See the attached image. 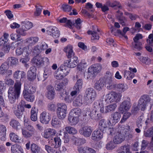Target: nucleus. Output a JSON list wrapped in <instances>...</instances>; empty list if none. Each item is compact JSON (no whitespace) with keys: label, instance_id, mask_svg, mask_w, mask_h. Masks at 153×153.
<instances>
[{"label":"nucleus","instance_id":"a878e982","mask_svg":"<svg viewBox=\"0 0 153 153\" xmlns=\"http://www.w3.org/2000/svg\"><path fill=\"white\" fill-rule=\"evenodd\" d=\"M9 63L6 62L3 63L0 67V73L4 74L6 73L9 68Z\"/></svg>","mask_w":153,"mask_h":153},{"label":"nucleus","instance_id":"5701e85b","mask_svg":"<svg viewBox=\"0 0 153 153\" xmlns=\"http://www.w3.org/2000/svg\"><path fill=\"white\" fill-rule=\"evenodd\" d=\"M69 68L68 65L65 64L64 63V65H61L58 69L63 74V75L65 76L68 75L69 73Z\"/></svg>","mask_w":153,"mask_h":153},{"label":"nucleus","instance_id":"2eb2a0df","mask_svg":"<svg viewBox=\"0 0 153 153\" xmlns=\"http://www.w3.org/2000/svg\"><path fill=\"white\" fill-rule=\"evenodd\" d=\"M92 30H89L88 31V34H91L92 36L91 37V39L92 40L95 39L98 40L99 38V36L97 33L96 31L97 30L98 32H100V30L98 29L97 26L94 27L93 26Z\"/></svg>","mask_w":153,"mask_h":153},{"label":"nucleus","instance_id":"13d9d810","mask_svg":"<svg viewBox=\"0 0 153 153\" xmlns=\"http://www.w3.org/2000/svg\"><path fill=\"white\" fill-rule=\"evenodd\" d=\"M57 111L60 110H65L67 109V107L66 105L63 103H58L57 104Z\"/></svg>","mask_w":153,"mask_h":153},{"label":"nucleus","instance_id":"6ab92c4d","mask_svg":"<svg viewBox=\"0 0 153 153\" xmlns=\"http://www.w3.org/2000/svg\"><path fill=\"white\" fill-rule=\"evenodd\" d=\"M25 108L22 104H19L17 106V108L14 111L15 116L18 118H21L23 114L22 112L24 111Z\"/></svg>","mask_w":153,"mask_h":153},{"label":"nucleus","instance_id":"f03ea898","mask_svg":"<svg viewBox=\"0 0 153 153\" xmlns=\"http://www.w3.org/2000/svg\"><path fill=\"white\" fill-rule=\"evenodd\" d=\"M97 96L95 91L92 88H87L84 96V101L86 104L92 103L95 100Z\"/></svg>","mask_w":153,"mask_h":153},{"label":"nucleus","instance_id":"423d86ee","mask_svg":"<svg viewBox=\"0 0 153 153\" xmlns=\"http://www.w3.org/2000/svg\"><path fill=\"white\" fill-rule=\"evenodd\" d=\"M121 95L114 92H112L106 96L105 101H109L110 102H118L120 100Z\"/></svg>","mask_w":153,"mask_h":153},{"label":"nucleus","instance_id":"4d7b16f0","mask_svg":"<svg viewBox=\"0 0 153 153\" xmlns=\"http://www.w3.org/2000/svg\"><path fill=\"white\" fill-rule=\"evenodd\" d=\"M141 61L146 65H149L151 63V60L147 57H142L140 58Z\"/></svg>","mask_w":153,"mask_h":153},{"label":"nucleus","instance_id":"ddd939ff","mask_svg":"<svg viewBox=\"0 0 153 153\" xmlns=\"http://www.w3.org/2000/svg\"><path fill=\"white\" fill-rule=\"evenodd\" d=\"M47 92L46 94V97L49 100H52L54 98L55 92L53 87L49 85L47 87Z\"/></svg>","mask_w":153,"mask_h":153},{"label":"nucleus","instance_id":"a19ab883","mask_svg":"<svg viewBox=\"0 0 153 153\" xmlns=\"http://www.w3.org/2000/svg\"><path fill=\"white\" fill-rule=\"evenodd\" d=\"M61 91V92L60 93V98L62 100L64 98V100L66 102H71V100H69V97H66V91L64 90Z\"/></svg>","mask_w":153,"mask_h":153},{"label":"nucleus","instance_id":"f3484780","mask_svg":"<svg viewBox=\"0 0 153 153\" xmlns=\"http://www.w3.org/2000/svg\"><path fill=\"white\" fill-rule=\"evenodd\" d=\"M120 117L121 114L117 112H114L111 114L110 121L109 120V122L111 123V121L112 124H114L120 120Z\"/></svg>","mask_w":153,"mask_h":153},{"label":"nucleus","instance_id":"ea45409f","mask_svg":"<svg viewBox=\"0 0 153 153\" xmlns=\"http://www.w3.org/2000/svg\"><path fill=\"white\" fill-rule=\"evenodd\" d=\"M54 87L56 91H61L64 90L63 86L59 80H56L54 82Z\"/></svg>","mask_w":153,"mask_h":153},{"label":"nucleus","instance_id":"052dcab7","mask_svg":"<svg viewBox=\"0 0 153 153\" xmlns=\"http://www.w3.org/2000/svg\"><path fill=\"white\" fill-rule=\"evenodd\" d=\"M131 114V113L129 112L124 113L120 121V123H123L124 122L130 117Z\"/></svg>","mask_w":153,"mask_h":153},{"label":"nucleus","instance_id":"603ef678","mask_svg":"<svg viewBox=\"0 0 153 153\" xmlns=\"http://www.w3.org/2000/svg\"><path fill=\"white\" fill-rule=\"evenodd\" d=\"M55 142L54 148H57L60 147L61 144V140L59 137H55L54 138Z\"/></svg>","mask_w":153,"mask_h":153},{"label":"nucleus","instance_id":"69168bd1","mask_svg":"<svg viewBox=\"0 0 153 153\" xmlns=\"http://www.w3.org/2000/svg\"><path fill=\"white\" fill-rule=\"evenodd\" d=\"M124 14L128 16L131 20H135L137 18V16L135 14H133L130 13L125 12Z\"/></svg>","mask_w":153,"mask_h":153},{"label":"nucleus","instance_id":"de8ad7c7","mask_svg":"<svg viewBox=\"0 0 153 153\" xmlns=\"http://www.w3.org/2000/svg\"><path fill=\"white\" fill-rule=\"evenodd\" d=\"M83 82L82 79H78L74 87V89H77V91H79L82 88Z\"/></svg>","mask_w":153,"mask_h":153},{"label":"nucleus","instance_id":"79ce46f5","mask_svg":"<svg viewBox=\"0 0 153 153\" xmlns=\"http://www.w3.org/2000/svg\"><path fill=\"white\" fill-rule=\"evenodd\" d=\"M30 149L32 153H39L40 152V147L35 144H32Z\"/></svg>","mask_w":153,"mask_h":153},{"label":"nucleus","instance_id":"58836bf2","mask_svg":"<svg viewBox=\"0 0 153 153\" xmlns=\"http://www.w3.org/2000/svg\"><path fill=\"white\" fill-rule=\"evenodd\" d=\"M117 107V105L115 103H113L105 107V113H107L114 111Z\"/></svg>","mask_w":153,"mask_h":153},{"label":"nucleus","instance_id":"dca6fc26","mask_svg":"<svg viewBox=\"0 0 153 153\" xmlns=\"http://www.w3.org/2000/svg\"><path fill=\"white\" fill-rule=\"evenodd\" d=\"M103 132L99 130L94 131L92 134L91 139L94 140H100L102 137Z\"/></svg>","mask_w":153,"mask_h":153},{"label":"nucleus","instance_id":"09e8293b","mask_svg":"<svg viewBox=\"0 0 153 153\" xmlns=\"http://www.w3.org/2000/svg\"><path fill=\"white\" fill-rule=\"evenodd\" d=\"M65 129V130L70 134H75L77 132V130L75 128L70 126L66 127Z\"/></svg>","mask_w":153,"mask_h":153},{"label":"nucleus","instance_id":"680f3d73","mask_svg":"<svg viewBox=\"0 0 153 153\" xmlns=\"http://www.w3.org/2000/svg\"><path fill=\"white\" fill-rule=\"evenodd\" d=\"M47 108L49 111L53 112L55 111L56 107L54 103L51 102L48 104Z\"/></svg>","mask_w":153,"mask_h":153},{"label":"nucleus","instance_id":"393cba45","mask_svg":"<svg viewBox=\"0 0 153 153\" xmlns=\"http://www.w3.org/2000/svg\"><path fill=\"white\" fill-rule=\"evenodd\" d=\"M51 124L54 128L59 127L61 125L60 120L56 117H53L51 122Z\"/></svg>","mask_w":153,"mask_h":153},{"label":"nucleus","instance_id":"20e7f679","mask_svg":"<svg viewBox=\"0 0 153 153\" xmlns=\"http://www.w3.org/2000/svg\"><path fill=\"white\" fill-rule=\"evenodd\" d=\"M112 76L113 74L110 71L106 72L105 82L107 88L109 90L114 89L116 87V84L113 82Z\"/></svg>","mask_w":153,"mask_h":153},{"label":"nucleus","instance_id":"9b49d317","mask_svg":"<svg viewBox=\"0 0 153 153\" xmlns=\"http://www.w3.org/2000/svg\"><path fill=\"white\" fill-rule=\"evenodd\" d=\"M99 110L97 108L93 109L88 114V115L92 119L98 120L102 118V114L100 112Z\"/></svg>","mask_w":153,"mask_h":153},{"label":"nucleus","instance_id":"8fccbe9b","mask_svg":"<svg viewBox=\"0 0 153 153\" xmlns=\"http://www.w3.org/2000/svg\"><path fill=\"white\" fill-rule=\"evenodd\" d=\"M143 118V116L141 115L137 118L136 121V125L138 128H142Z\"/></svg>","mask_w":153,"mask_h":153},{"label":"nucleus","instance_id":"3c124183","mask_svg":"<svg viewBox=\"0 0 153 153\" xmlns=\"http://www.w3.org/2000/svg\"><path fill=\"white\" fill-rule=\"evenodd\" d=\"M81 113V110L80 108H76L72 109L71 111L69 114H71V115H75L78 117V116H79Z\"/></svg>","mask_w":153,"mask_h":153},{"label":"nucleus","instance_id":"6e6552de","mask_svg":"<svg viewBox=\"0 0 153 153\" xmlns=\"http://www.w3.org/2000/svg\"><path fill=\"white\" fill-rule=\"evenodd\" d=\"M150 100V98L147 95H144L141 97L139 99L138 106L141 107V109L145 110L146 105Z\"/></svg>","mask_w":153,"mask_h":153},{"label":"nucleus","instance_id":"37998d69","mask_svg":"<svg viewBox=\"0 0 153 153\" xmlns=\"http://www.w3.org/2000/svg\"><path fill=\"white\" fill-rule=\"evenodd\" d=\"M10 137L11 141L15 142H19V139L18 136L13 132H11L10 134Z\"/></svg>","mask_w":153,"mask_h":153},{"label":"nucleus","instance_id":"c85d7f7f","mask_svg":"<svg viewBox=\"0 0 153 153\" xmlns=\"http://www.w3.org/2000/svg\"><path fill=\"white\" fill-rule=\"evenodd\" d=\"M10 125L14 129H19L21 128L20 124L17 120L12 119L10 123Z\"/></svg>","mask_w":153,"mask_h":153},{"label":"nucleus","instance_id":"1a4fd4ad","mask_svg":"<svg viewBox=\"0 0 153 153\" xmlns=\"http://www.w3.org/2000/svg\"><path fill=\"white\" fill-rule=\"evenodd\" d=\"M131 106L130 99L127 97L126 100H124L120 105L119 107V110L122 112L128 111Z\"/></svg>","mask_w":153,"mask_h":153},{"label":"nucleus","instance_id":"412c9836","mask_svg":"<svg viewBox=\"0 0 153 153\" xmlns=\"http://www.w3.org/2000/svg\"><path fill=\"white\" fill-rule=\"evenodd\" d=\"M104 85V81L103 79H100L99 80L96 81L94 84V88L98 91L102 90Z\"/></svg>","mask_w":153,"mask_h":153},{"label":"nucleus","instance_id":"bf43d9fd","mask_svg":"<svg viewBox=\"0 0 153 153\" xmlns=\"http://www.w3.org/2000/svg\"><path fill=\"white\" fill-rule=\"evenodd\" d=\"M39 5V4H38ZM41 7H39L37 5L35 6V7L36 8V11L34 13V15L36 16H39L42 12V7L41 6H39Z\"/></svg>","mask_w":153,"mask_h":153},{"label":"nucleus","instance_id":"e433bc0d","mask_svg":"<svg viewBox=\"0 0 153 153\" xmlns=\"http://www.w3.org/2000/svg\"><path fill=\"white\" fill-rule=\"evenodd\" d=\"M67 114V109L65 110H58L57 111V116L59 119H63L66 117Z\"/></svg>","mask_w":153,"mask_h":153},{"label":"nucleus","instance_id":"5fc2aeb1","mask_svg":"<svg viewBox=\"0 0 153 153\" xmlns=\"http://www.w3.org/2000/svg\"><path fill=\"white\" fill-rule=\"evenodd\" d=\"M63 10L65 12H69L72 10L71 7L67 4H64L61 6Z\"/></svg>","mask_w":153,"mask_h":153},{"label":"nucleus","instance_id":"7c9ffc66","mask_svg":"<svg viewBox=\"0 0 153 153\" xmlns=\"http://www.w3.org/2000/svg\"><path fill=\"white\" fill-rule=\"evenodd\" d=\"M82 97L81 96L79 95L76 97L73 102V104L75 106H80L82 104Z\"/></svg>","mask_w":153,"mask_h":153},{"label":"nucleus","instance_id":"4be33fe9","mask_svg":"<svg viewBox=\"0 0 153 153\" xmlns=\"http://www.w3.org/2000/svg\"><path fill=\"white\" fill-rule=\"evenodd\" d=\"M69 122L71 125H75L78 123L79 122V118L77 116L69 114L68 117Z\"/></svg>","mask_w":153,"mask_h":153},{"label":"nucleus","instance_id":"72a5a7b5","mask_svg":"<svg viewBox=\"0 0 153 153\" xmlns=\"http://www.w3.org/2000/svg\"><path fill=\"white\" fill-rule=\"evenodd\" d=\"M134 74L129 71H125L124 72V77L127 79H132L134 76Z\"/></svg>","mask_w":153,"mask_h":153},{"label":"nucleus","instance_id":"774afa93","mask_svg":"<svg viewBox=\"0 0 153 153\" xmlns=\"http://www.w3.org/2000/svg\"><path fill=\"white\" fill-rule=\"evenodd\" d=\"M153 135V130L152 128H149L146 132H144V135L146 137H151Z\"/></svg>","mask_w":153,"mask_h":153},{"label":"nucleus","instance_id":"864d4df0","mask_svg":"<svg viewBox=\"0 0 153 153\" xmlns=\"http://www.w3.org/2000/svg\"><path fill=\"white\" fill-rule=\"evenodd\" d=\"M54 75L56 78L58 79H61L65 76L60 71L58 70V69L54 73Z\"/></svg>","mask_w":153,"mask_h":153},{"label":"nucleus","instance_id":"c756f323","mask_svg":"<svg viewBox=\"0 0 153 153\" xmlns=\"http://www.w3.org/2000/svg\"><path fill=\"white\" fill-rule=\"evenodd\" d=\"M7 62L9 63L10 62V65L11 66L16 65L19 63L18 59L13 57H8L7 60Z\"/></svg>","mask_w":153,"mask_h":153},{"label":"nucleus","instance_id":"49530a36","mask_svg":"<svg viewBox=\"0 0 153 153\" xmlns=\"http://www.w3.org/2000/svg\"><path fill=\"white\" fill-rule=\"evenodd\" d=\"M39 38L37 37H31L27 39V42L29 43L35 44L38 42Z\"/></svg>","mask_w":153,"mask_h":153},{"label":"nucleus","instance_id":"f8f14e48","mask_svg":"<svg viewBox=\"0 0 153 153\" xmlns=\"http://www.w3.org/2000/svg\"><path fill=\"white\" fill-rule=\"evenodd\" d=\"M13 89L12 88L10 87L9 88L8 92V96L9 101L11 103L14 102L16 99L18 98L19 95L14 92Z\"/></svg>","mask_w":153,"mask_h":153},{"label":"nucleus","instance_id":"9d476101","mask_svg":"<svg viewBox=\"0 0 153 153\" xmlns=\"http://www.w3.org/2000/svg\"><path fill=\"white\" fill-rule=\"evenodd\" d=\"M51 119V114L45 111H43L40 114V120L43 124H48Z\"/></svg>","mask_w":153,"mask_h":153},{"label":"nucleus","instance_id":"a18cd8bd","mask_svg":"<svg viewBox=\"0 0 153 153\" xmlns=\"http://www.w3.org/2000/svg\"><path fill=\"white\" fill-rule=\"evenodd\" d=\"M21 25L22 26V27L25 28L26 30H27L32 27L33 24L31 22L27 21L22 22Z\"/></svg>","mask_w":153,"mask_h":153},{"label":"nucleus","instance_id":"cd10ccee","mask_svg":"<svg viewBox=\"0 0 153 153\" xmlns=\"http://www.w3.org/2000/svg\"><path fill=\"white\" fill-rule=\"evenodd\" d=\"M130 146L128 145H125L121 146L120 152L118 153H131L130 150Z\"/></svg>","mask_w":153,"mask_h":153},{"label":"nucleus","instance_id":"bb28decb","mask_svg":"<svg viewBox=\"0 0 153 153\" xmlns=\"http://www.w3.org/2000/svg\"><path fill=\"white\" fill-rule=\"evenodd\" d=\"M34 63L38 68L42 67V57L39 56H36L33 58Z\"/></svg>","mask_w":153,"mask_h":153},{"label":"nucleus","instance_id":"473e14b6","mask_svg":"<svg viewBox=\"0 0 153 153\" xmlns=\"http://www.w3.org/2000/svg\"><path fill=\"white\" fill-rule=\"evenodd\" d=\"M21 83L20 82H16L14 85V88H12L13 90L19 94H20L21 89Z\"/></svg>","mask_w":153,"mask_h":153},{"label":"nucleus","instance_id":"e2e57ef3","mask_svg":"<svg viewBox=\"0 0 153 153\" xmlns=\"http://www.w3.org/2000/svg\"><path fill=\"white\" fill-rule=\"evenodd\" d=\"M27 30L25 28L22 27V25L20 28L16 30V32L21 35L24 36L26 34L25 32Z\"/></svg>","mask_w":153,"mask_h":153},{"label":"nucleus","instance_id":"a211bd4d","mask_svg":"<svg viewBox=\"0 0 153 153\" xmlns=\"http://www.w3.org/2000/svg\"><path fill=\"white\" fill-rule=\"evenodd\" d=\"M116 17L119 20L120 23L122 26L125 25L127 21V19L123 16V13L120 10L117 11Z\"/></svg>","mask_w":153,"mask_h":153},{"label":"nucleus","instance_id":"c03bdc74","mask_svg":"<svg viewBox=\"0 0 153 153\" xmlns=\"http://www.w3.org/2000/svg\"><path fill=\"white\" fill-rule=\"evenodd\" d=\"M22 149L20 146L17 144H15L13 145L11 147V151L12 153H17Z\"/></svg>","mask_w":153,"mask_h":153},{"label":"nucleus","instance_id":"c9c22d12","mask_svg":"<svg viewBox=\"0 0 153 153\" xmlns=\"http://www.w3.org/2000/svg\"><path fill=\"white\" fill-rule=\"evenodd\" d=\"M115 88H117L119 91L123 92L127 89V85L124 84H116V87Z\"/></svg>","mask_w":153,"mask_h":153},{"label":"nucleus","instance_id":"4468645a","mask_svg":"<svg viewBox=\"0 0 153 153\" xmlns=\"http://www.w3.org/2000/svg\"><path fill=\"white\" fill-rule=\"evenodd\" d=\"M36 68L35 67H31L27 72V77L28 80L31 81L35 79L36 76Z\"/></svg>","mask_w":153,"mask_h":153},{"label":"nucleus","instance_id":"4c0bfd02","mask_svg":"<svg viewBox=\"0 0 153 153\" xmlns=\"http://www.w3.org/2000/svg\"><path fill=\"white\" fill-rule=\"evenodd\" d=\"M25 91L26 92L28 93L33 94L35 92L36 89L35 88L32 86H29L27 85H25L23 91Z\"/></svg>","mask_w":153,"mask_h":153},{"label":"nucleus","instance_id":"0eeeda50","mask_svg":"<svg viewBox=\"0 0 153 153\" xmlns=\"http://www.w3.org/2000/svg\"><path fill=\"white\" fill-rule=\"evenodd\" d=\"M92 131L93 129L91 126H84L79 129V132L81 135L87 138L91 136Z\"/></svg>","mask_w":153,"mask_h":153},{"label":"nucleus","instance_id":"7ed1b4c3","mask_svg":"<svg viewBox=\"0 0 153 153\" xmlns=\"http://www.w3.org/2000/svg\"><path fill=\"white\" fill-rule=\"evenodd\" d=\"M123 128H121L117 132L115 133L113 139V142L115 144H118L122 143L124 140V136L126 134V130Z\"/></svg>","mask_w":153,"mask_h":153},{"label":"nucleus","instance_id":"0e129e2a","mask_svg":"<svg viewBox=\"0 0 153 153\" xmlns=\"http://www.w3.org/2000/svg\"><path fill=\"white\" fill-rule=\"evenodd\" d=\"M56 27L50 26L48 27L46 29V32L49 35L51 34V33L53 32V31L56 30Z\"/></svg>","mask_w":153,"mask_h":153},{"label":"nucleus","instance_id":"b1692460","mask_svg":"<svg viewBox=\"0 0 153 153\" xmlns=\"http://www.w3.org/2000/svg\"><path fill=\"white\" fill-rule=\"evenodd\" d=\"M23 95L24 98L27 101L33 102L34 99V96L33 94L27 93L25 91H23Z\"/></svg>","mask_w":153,"mask_h":153},{"label":"nucleus","instance_id":"f704fd0d","mask_svg":"<svg viewBox=\"0 0 153 153\" xmlns=\"http://www.w3.org/2000/svg\"><path fill=\"white\" fill-rule=\"evenodd\" d=\"M107 4L110 7H114L117 6L120 9H122V6L119 2L117 1H114L112 2L108 1L107 2Z\"/></svg>","mask_w":153,"mask_h":153},{"label":"nucleus","instance_id":"2f4dec72","mask_svg":"<svg viewBox=\"0 0 153 153\" xmlns=\"http://www.w3.org/2000/svg\"><path fill=\"white\" fill-rule=\"evenodd\" d=\"M99 130L103 132L105 130L107 129V126L104 120L103 119L100 120L99 124Z\"/></svg>","mask_w":153,"mask_h":153},{"label":"nucleus","instance_id":"6e6d98bb","mask_svg":"<svg viewBox=\"0 0 153 153\" xmlns=\"http://www.w3.org/2000/svg\"><path fill=\"white\" fill-rule=\"evenodd\" d=\"M62 139L65 143H68L70 140V137L67 133L64 132Z\"/></svg>","mask_w":153,"mask_h":153},{"label":"nucleus","instance_id":"aec40b11","mask_svg":"<svg viewBox=\"0 0 153 153\" xmlns=\"http://www.w3.org/2000/svg\"><path fill=\"white\" fill-rule=\"evenodd\" d=\"M55 131L53 129L49 128L45 131L44 137L45 138L48 139V140H52V136L55 134Z\"/></svg>","mask_w":153,"mask_h":153},{"label":"nucleus","instance_id":"f257e3e1","mask_svg":"<svg viewBox=\"0 0 153 153\" xmlns=\"http://www.w3.org/2000/svg\"><path fill=\"white\" fill-rule=\"evenodd\" d=\"M73 47L71 45H68L64 49V51L66 53L67 57L70 59L64 62L65 64L68 65L69 68H74L76 65L78 61V58L74 56V53L73 50Z\"/></svg>","mask_w":153,"mask_h":153},{"label":"nucleus","instance_id":"338daca9","mask_svg":"<svg viewBox=\"0 0 153 153\" xmlns=\"http://www.w3.org/2000/svg\"><path fill=\"white\" fill-rule=\"evenodd\" d=\"M115 147L114 144L112 141H110L108 143L106 146V149L109 150L113 149Z\"/></svg>","mask_w":153,"mask_h":153},{"label":"nucleus","instance_id":"39448f33","mask_svg":"<svg viewBox=\"0 0 153 153\" xmlns=\"http://www.w3.org/2000/svg\"><path fill=\"white\" fill-rule=\"evenodd\" d=\"M102 68V65L100 63L96 64L89 67L88 71L89 77L93 78L94 74L100 72Z\"/></svg>","mask_w":153,"mask_h":153}]
</instances>
